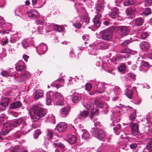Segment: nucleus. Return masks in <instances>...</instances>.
I'll return each instance as SVG.
<instances>
[{
	"label": "nucleus",
	"instance_id": "obj_45",
	"mask_svg": "<svg viewBox=\"0 0 152 152\" xmlns=\"http://www.w3.org/2000/svg\"><path fill=\"white\" fill-rule=\"evenodd\" d=\"M73 25L74 26L77 28H80L81 26V24L78 22H76L74 23Z\"/></svg>",
	"mask_w": 152,
	"mask_h": 152
},
{
	"label": "nucleus",
	"instance_id": "obj_12",
	"mask_svg": "<svg viewBox=\"0 0 152 152\" xmlns=\"http://www.w3.org/2000/svg\"><path fill=\"white\" fill-rule=\"evenodd\" d=\"M46 132L47 134L45 137V139L49 141H50L53 138L54 132L53 131L50 129H47Z\"/></svg>",
	"mask_w": 152,
	"mask_h": 152
},
{
	"label": "nucleus",
	"instance_id": "obj_51",
	"mask_svg": "<svg viewBox=\"0 0 152 152\" xmlns=\"http://www.w3.org/2000/svg\"><path fill=\"white\" fill-rule=\"evenodd\" d=\"M111 12L114 13L115 14L118 15V14L119 13V10L117 8L115 7L113 8V11Z\"/></svg>",
	"mask_w": 152,
	"mask_h": 152
},
{
	"label": "nucleus",
	"instance_id": "obj_48",
	"mask_svg": "<svg viewBox=\"0 0 152 152\" xmlns=\"http://www.w3.org/2000/svg\"><path fill=\"white\" fill-rule=\"evenodd\" d=\"M5 24V20L3 18L0 16V25L2 26Z\"/></svg>",
	"mask_w": 152,
	"mask_h": 152
},
{
	"label": "nucleus",
	"instance_id": "obj_5",
	"mask_svg": "<svg viewBox=\"0 0 152 152\" xmlns=\"http://www.w3.org/2000/svg\"><path fill=\"white\" fill-rule=\"evenodd\" d=\"M113 32L110 28H108L102 31V37L103 39L105 40L109 41L113 37Z\"/></svg>",
	"mask_w": 152,
	"mask_h": 152
},
{
	"label": "nucleus",
	"instance_id": "obj_16",
	"mask_svg": "<svg viewBox=\"0 0 152 152\" xmlns=\"http://www.w3.org/2000/svg\"><path fill=\"white\" fill-rule=\"evenodd\" d=\"M31 76V74L28 72H26L21 75L20 77L22 79V80L20 81V82H23L27 78Z\"/></svg>",
	"mask_w": 152,
	"mask_h": 152
},
{
	"label": "nucleus",
	"instance_id": "obj_43",
	"mask_svg": "<svg viewBox=\"0 0 152 152\" xmlns=\"http://www.w3.org/2000/svg\"><path fill=\"white\" fill-rule=\"evenodd\" d=\"M92 85L90 83H87L85 86V88L86 90L90 91L92 89Z\"/></svg>",
	"mask_w": 152,
	"mask_h": 152
},
{
	"label": "nucleus",
	"instance_id": "obj_19",
	"mask_svg": "<svg viewBox=\"0 0 152 152\" xmlns=\"http://www.w3.org/2000/svg\"><path fill=\"white\" fill-rule=\"evenodd\" d=\"M140 47L141 48L145 50L147 49L150 47V45L148 42H142L140 44Z\"/></svg>",
	"mask_w": 152,
	"mask_h": 152
},
{
	"label": "nucleus",
	"instance_id": "obj_64",
	"mask_svg": "<svg viewBox=\"0 0 152 152\" xmlns=\"http://www.w3.org/2000/svg\"><path fill=\"white\" fill-rule=\"evenodd\" d=\"M8 42V40L7 38L5 39V40L3 41V43H4V45H5L7 44Z\"/></svg>",
	"mask_w": 152,
	"mask_h": 152
},
{
	"label": "nucleus",
	"instance_id": "obj_27",
	"mask_svg": "<svg viewBox=\"0 0 152 152\" xmlns=\"http://www.w3.org/2000/svg\"><path fill=\"white\" fill-rule=\"evenodd\" d=\"M151 13V9L149 8H146L143 12V14L145 16H147Z\"/></svg>",
	"mask_w": 152,
	"mask_h": 152
},
{
	"label": "nucleus",
	"instance_id": "obj_63",
	"mask_svg": "<svg viewBox=\"0 0 152 152\" xmlns=\"http://www.w3.org/2000/svg\"><path fill=\"white\" fill-rule=\"evenodd\" d=\"M148 56L149 58L152 59V53H148Z\"/></svg>",
	"mask_w": 152,
	"mask_h": 152
},
{
	"label": "nucleus",
	"instance_id": "obj_14",
	"mask_svg": "<svg viewBox=\"0 0 152 152\" xmlns=\"http://www.w3.org/2000/svg\"><path fill=\"white\" fill-rule=\"evenodd\" d=\"M133 22H134L135 26H140L143 24L144 20L141 18H138L134 20Z\"/></svg>",
	"mask_w": 152,
	"mask_h": 152
},
{
	"label": "nucleus",
	"instance_id": "obj_24",
	"mask_svg": "<svg viewBox=\"0 0 152 152\" xmlns=\"http://www.w3.org/2000/svg\"><path fill=\"white\" fill-rule=\"evenodd\" d=\"M89 18L88 17L87 15L83 16L82 18L83 24L86 25L89 22Z\"/></svg>",
	"mask_w": 152,
	"mask_h": 152
},
{
	"label": "nucleus",
	"instance_id": "obj_21",
	"mask_svg": "<svg viewBox=\"0 0 152 152\" xmlns=\"http://www.w3.org/2000/svg\"><path fill=\"white\" fill-rule=\"evenodd\" d=\"M126 66L124 63L120 64L118 67V70L119 72L123 73H124Z\"/></svg>",
	"mask_w": 152,
	"mask_h": 152
},
{
	"label": "nucleus",
	"instance_id": "obj_58",
	"mask_svg": "<svg viewBox=\"0 0 152 152\" xmlns=\"http://www.w3.org/2000/svg\"><path fill=\"white\" fill-rule=\"evenodd\" d=\"M23 58L26 62H27L28 59L29 58V56L26 55H24L23 56Z\"/></svg>",
	"mask_w": 152,
	"mask_h": 152
},
{
	"label": "nucleus",
	"instance_id": "obj_1",
	"mask_svg": "<svg viewBox=\"0 0 152 152\" xmlns=\"http://www.w3.org/2000/svg\"><path fill=\"white\" fill-rule=\"evenodd\" d=\"M41 107L40 104H37L32 106L31 109L30 117L32 119L36 122L47 115V112L43 108H41Z\"/></svg>",
	"mask_w": 152,
	"mask_h": 152
},
{
	"label": "nucleus",
	"instance_id": "obj_26",
	"mask_svg": "<svg viewBox=\"0 0 152 152\" xmlns=\"http://www.w3.org/2000/svg\"><path fill=\"white\" fill-rule=\"evenodd\" d=\"M94 103L96 105L100 108H102L103 106L102 103L99 101L97 99H95L94 100Z\"/></svg>",
	"mask_w": 152,
	"mask_h": 152
},
{
	"label": "nucleus",
	"instance_id": "obj_7",
	"mask_svg": "<svg viewBox=\"0 0 152 152\" xmlns=\"http://www.w3.org/2000/svg\"><path fill=\"white\" fill-rule=\"evenodd\" d=\"M10 99L9 97L4 98L0 103V109L4 110L7 107L9 103Z\"/></svg>",
	"mask_w": 152,
	"mask_h": 152
},
{
	"label": "nucleus",
	"instance_id": "obj_56",
	"mask_svg": "<svg viewBox=\"0 0 152 152\" xmlns=\"http://www.w3.org/2000/svg\"><path fill=\"white\" fill-rule=\"evenodd\" d=\"M120 128V125L119 124H118L116 126L113 128L114 132H116L117 131L119 130Z\"/></svg>",
	"mask_w": 152,
	"mask_h": 152
},
{
	"label": "nucleus",
	"instance_id": "obj_44",
	"mask_svg": "<svg viewBox=\"0 0 152 152\" xmlns=\"http://www.w3.org/2000/svg\"><path fill=\"white\" fill-rule=\"evenodd\" d=\"M129 49L125 48L123 49H121L120 50L119 52L122 53H129Z\"/></svg>",
	"mask_w": 152,
	"mask_h": 152
},
{
	"label": "nucleus",
	"instance_id": "obj_31",
	"mask_svg": "<svg viewBox=\"0 0 152 152\" xmlns=\"http://www.w3.org/2000/svg\"><path fill=\"white\" fill-rule=\"evenodd\" d=\"M42 133V132L40 129H37L35 131L34 135V138H37L38 137L39 135Z\"/></svg>",
	"mask_w": 152,
	"mask_h": 152
},
{
	"label": "nucleus",
	"instance_id": "obj_28",
	"mask_svg": "<svg viewBox=\"0 0 152 152\" xmlns=\"http://www.w3.org/2000/svg\"><path fill=\"white\" fill-rule=\"evenodd\" d=\"M88 111L87 110H85L81 111L80 113V115L84 118L87 117L88 116Z\"/></svg>",
	"mask_w": 152,
	"mask_h": 152
},
{
	"label": "nucleus",
	"instance_id": "obj_17",
	"mask_svg": "<svg viewBox=\"0 0 152 152\" xmlns=\"http://www.w3.org/2000/svg\"><path fill=\"white\" fill-rule=\"evenodd\" d=\"M43 95V93L40 90L37 91L35 93V96H34V99L35 100L41 98Z\"/></svg>",
	"mask_w": 152,
	"mask_h": 152
},
{
	"label": "nucleus",
	"instance_id": "obj_52",
	"mask_svg": "<svg viewBox=\"0 0 152 152\" xmlns=\"http://www.w3.org/2000/svg\"><path fill=\"white\" fill-rule=\"evenodd\" d=\"M53 87H55L57 88H58L60 87H63V86L61 83L58 84H54L53 85Z\"/></svg>",
	"mask_w": 152,
	"mask_h": 152
},
{
	"label": "nucleus",
	"instance_id": "obj_11",
	"mask_svg": "<svg viewBox=\"0 0 152 152\" xmlns=\"http://www.w3.org/2000/svg\"><path fill=\"white\" fill-rule=\"evenodd\" d=\"M118 29L120 31L121 34L123 36L127 35L129 32V29L126 26H120L118 27Z\"/></svg>",
	"mask_w": 152,
	"mask_h": 152
},
{
	"label": "nucleus",
	"instance_id": "obj_62",
	"mask_svg": "<svg viewBox=\"0 0 152 152\" xmlns=\"http://www.w3.org/2000/svg\"><path fill=\"white\" fill-rule=\"evenodd\" d=\"M145 2L148 4H152V0H144Z\"/></svg>",
	"mask_w": 152,
	"mask_h": 152
},
{
	"label": "nucleus",
	"instance_id": "obj_8",
	"mask_svg": "<svg viewBox=\"0 0 152 152\" xmlns=\"http://www.w3.org/2000/svg\"><path fill=\"white\" fill-rule=\"evenodd\" d=\"M71 110V108L69 106H66L62 108L60 110L61 115L63 117H66L68 115Z\"/></svg>",
	"mask_w": 152,
	"mask_h": 152
},
{
	"label": "nucleus",
	"instance_id": "obj_59",
	"mask_svg": "<svg viewBox=\"0 0 152 152\" xmlns=\"http://www.w3.org/2000/svg\"><path fill=\"white\" fill-rule=\"evenodd\" d=\"M10 130V129L9 130H8V132H4L2 131V132H0V134L1 135H4V136L6 135L8 133V132Z\"/></svg>",
	"mask_w": 152,
	"mask_h": 152
},
{
	"label": "nucleus",
	"instance_id": "obj_15",
	"mask_svg": "<svg viewBox=\"0 0 152 152\" xmlns=\"http://www.w3.org/2000/svg\"><path fill=\"white\" fill-rule=\"evenodd\" d=\"M68 138L69 142L72 144H74L77 142V137L75 135H70L69 136Z\"/></svg>",
	"mask_w": 152,
	"mask_h": 152
},
{
	"label": "nucleus",
	"instance_id": "obj_47",
	"mask_svg": "<svg viewBox=\"0 0 152 152\" xmlns=\"http://www.w3.org/2000/svg\"><path fill=\"white\" fill-rule=\"evenodd\" d=\"M142 65L146 67H150V65L149 63L146 61H142Z\"/></svg>",
	"mask_w": 152,
	"mask_h": 152
},
{
	"label": "nucleus",
	"instance_id": "obj_32",
	"mask_svg": "<svg viewBox=\"0 0 152 152\" xmlns=\"http://www.w3.org/2000/svg\"><path fill=\"white\" fill-rule=\"evenodd\" d=\"M15 68L16 70L20 71L26 69V66L23 65H18Z\"/></svg>",
	"mask_w": 152,
	"mask_h": 152
},
{
	"label": "nucleus",
	"instance_id": "obj_38",
	"mask_svg": "<svg viewBox=\"0 0 152 152\" xmlns=\"http://www.w3.org/2000/svg\"><path fill=\"white\" fill-rule=\"evenodd\" d=\"M53 145L57 147H60L62 148H64L65 147V146L61 143H53Z\"/></svg>",
	"mask_w": 152,
	"mask_h": 152
},
{
	"label": "nucleus",
	"instance_id": "obj_30",
	"mask_svg": "<svg viewBox=\"0 0 152 152\" xmlns=\"http://www.w3.org/2000/svg\"><path fill=\"white\" fill-rule=\"evenodd\" d=\"M53 28L54 29L59 32L63 30V28L62 26H59L56 25H54Z\"/></svg>",
	"mask_w": 152,
	"mask_h": 152
},
{
	"label": "nucleus",
	"instance_id": "obj_35",
	"mask_svg": "<svg viewBox=\"0 0 152 152\" xmlns=\"http://www.w3.org/2000/svg\"><path fill=\"white\" fill-rule=\"evenodd\" d=\"M131 42L129 40H124L122 43L121 44V46L126 47L128 45H129Z\"/></svg>",
	"mask_w": 152,
	"mask_h": 152
},
{
	"label": "nucleus",
	"instance_id": "obj_18",
	"mask_svg": "<svg viewBox=\"0 0 152 152\" xmlns=\"http://www.w3.org/2000/svg\"><path fill=\"white\" fill-rule=\"evenodd\" d=\"M82 131L83 132L82 136V138L85 140L89 139L90 135L89 132L86 129H83Z\"/></svg>",
	"mask_w": 152,
	"mask_h": 152
},
{
	"label": "nucleus",
	"instance_id": "obj_39",
	"mask_svg": "<svg viewBox=\"0 0 152 152\" xmlns=\"http://www.w3.org/2000/svg\"><path fill=\"white\" fill-rule=\"evenodd\" d=\"M72 101L74 103H77L79 101V97L77 96H74L72 99Z\"/></svg>",
	"mask_w": 152,
	"mask_h": 152
},
{
	"label": "nucleus",
	"instance_id": "obj_29",
	"mask_svg": "<svg viewBox=\"0 0 152 152\" xmlns=\"http://www.w3.org/2000/svg\"><path fill=\"white\" fill-rule=\"evenodd\" d=\"M152 148V138L149 139L146 146L147 150H150Z\"/></svg>",
	"mask_w": 152,
	"mask_h": 152
},
{
	"label": "nucleus",
	"instance_id": "obj_22",
	"mask_svg": "<svg viewBox=\"0 0 152 152\" xmlns=\"http://www.w3.org/2000/svg\"><path fill=\"white\" fill-rule=\"evenodd\" d=\"M136 110H134L131 113V115L129 116V120L132 121H133L136 118Z\"/></svg>",
	"mask_w": 152,
	"mask_h": 152
},
{
	"label": "nucleus",
	"instance_id": "obj_41",
	"mask_svg": "<svg viewBox=\"0 0 152 152\" xmlns=\"http://www.w3.org/2000/svg\"><path fill=\"white\" fill-rule=\"evenodd\" d=\"M52 101V99L51 97L50 96H47L46 99L47 104L48 105H50V104Z\"/></svg>",
	"mask_w": 152,
	"mask_h": 152
},
{
	"label": "nucleus",
	"instance_id": "obj_42",
	"mask_svg": "<svg viewBox=\"0 0 152 152\" xmlns=\"http://www.w3.org/2000/svg\"><path fill=\"white\" fill-rule=\"evenodd\" d=\"M149 35L147 33L144 32L141 34L140 37L141 39H145Z\"/></svg>",
	"mask_w": 152,
	"mask_h": 152
},
{
	"label": "nucleus",
	"instance_id": "obj_3",
	"mask_svg": "<svg viewBox=\"0 0 152 152\" xmlns=\"http://www.w3.org/2000/svg\"><path fill=\"white\" fill-rule=\"evenodd\" d=\"M22 122L23 123V124H24V125H26V123L25 121H23V118H20L13 120L10 123H4V127H6L8 129L9 127L15 128L18 126Z\"/></svg>",
	"mask_w": 152,
	"mask_h": 152
},
{
	"label": "nucleus",
	"instance_id": "obj_57",
	"mask_svg": "<svg viewBox=\"0 0 152 152\" xmlns=\"http://www.w3.org/2000/svg\"><path fill=\"white\" fill-rule=\"evenodd\" d=\"M21 134L19 132H17L15 134V136L16 138H19L21 135Z\"/></svg>",
	"mask_w": 152,
	"mask_h": 152
},
{
	"label": "nucleus",
	"instance_id": "obj_37",
	"mask_svg": "<svg viewBox=\"0 0 152 152\" xmlns=\"http://www.w3.org/2000/svg\"><path fill=\"white\" fill-rule=\"evenodd\" d=\"M54 96L56 99H60L63 98L62 95L60 93L56 92L53 94Z\"/></svg>",
	"mask_w": 152,
	"mask_h": 152
},
{
	"label": "nucleus",
	"instance_id": "obj_9",
	"mask_svg": "<svg viewBox=\"0 0 152 152\" xmlns=\"http://www.w3.org/2000/svg\"><path fill=\"white\" fill-rule=\"evenodd\" d=\"M22 104L19 101L13 102L10 104L9 109H16L21 107Z\"/></svg>",
	"mask_w": 152,
	"mask_h": 152
},
{
	"label": "nucleus",
	"instance_id": "obj_2",
	"mask_svg": "<svg viewBox=\"0 0 152 152\" xmlns=\"http://www.w3.org/2000/svg\"><path fill=\"white\" fill-rule=\"evenodd\" d=\"M104 6L103 3H101L97 6L95 7L96 12L97 14L95 16L93 19L94 26L96 28H98L101 24V18L102 14L103 13L104 10Z\"/></svg>",
	"mask_w": 152,
	"mask_h": 152
},
{
	"label": "nucleus",
	"instance_id": "obj_40",
	"mask_svg": "<svg viewBox=\"0 0 152 152\" xmlns=\"http://www.w3.org/2000/svg\"><path fill=\"white\" fill-rule=\"evenodd\" d=\"M128 77H131L134 81L136 79V75L133 73H129L127 74Z\"/></svg>",
	"mask_w": 152,
	"mask_h": 152
},
{
	"label": "nucleus",
	"instance_id": "obj_23",
	"mask_svg": "<svg viewBox=\"0 0 152 152\" xmlns=\"http://www.w3.org/2000/svg\"><path fill=\"white\" fill-rule=\"evenodd\" d=\"M94 105L92 103L88 102L84 105V107L86 109L88 110H92L94 109Z\"/></svg>",
	"mask_w": 152,
	"mask_h": 152
},
{
	"label": "nucleus",
	"instance_id": "obj_46",
	"mask_svg": "<svg viewBox=\"0 0 152 152\" xmlns=\"http://www.w3.org/2000/svg\"><path fill=\"white\" fill-rule=\"evenodd\" d=\"M28 15L29 17L32 18L33 19H35L37 18L38 15L35 14L34 13L31 12L28 13Z\"/></svg>",
	"mask_w": 152,
	"mask_h": 152
},
{
	"label": "nucleus",
	"instance_id": "obj_49",
	"mask_svg": "<svg viewBox=\"0 0 152 152\" xmlns=\"http://www.w3.org/2000/svg\"><path fill=\"white\" fill-rule=\"evenodd\" d=\"M22 45L23 47L25 49L28 46L27 42L25 41L22 42Z\"/></svg>",
	"mask_w": 152,
	"mask_h": 152
},
{
	"label": "nucleus",
	"instance_id": "obj_4",
	"mask_svg": "<svg viewBox=\"0 0 152 152\" xmlns=\"http://www.w3.org/2000/svg\"><path fill=\"white\" fill-rule=\"evenodd\" d=\"M92 129V134L97 136L99 139H103L105 137L106 132L103 130L98 128H94Z\"/></svg>",
	"mask_w": 152,
	"mask_h": 152
},
{
	"label": "nucleus",
	"instance_id": "obj_33",
	"mask_svg": "<svg viewBox=\"0 0 152 152\" xmlns=\"http://www.w3.org/2000/svg\"><path fill=\"white\" fill-rule=\"evenodd\" d=\"M126 95L129 98L132 99L133 96V92L130 90H128L126 91Z\"/></svg>",
	"mask_w": 152,
	"mask_h": 152
},
{
	"label": "nucleus",
	"instance_id": "obj_20",
	"mask_svg": "<svg viewBox=\"0 0 152 152\" xmlns=\"http://www.w3.org/2000/svg\"><path fill=\"white\" fill-rule=\"evenodd\" d=\"M136 3V1L135 0H125L124 2V5L126 6L134 4Z\"/></svg>",
	"mask_w": 152,
	"mask_h": 152
},
{
	"label": "nucleus",
	"instance_id": "obj_50",
	"mask_svg": "<svg viewBox=\"0 0 152 152\" xmlns=\"http://www.w3.org/2000/svg\"><path fill=\"white\" fill-rule=\"evenodd\" d=\"M137 145L136 143H133L130 145L129 147L132 149L136 148L137 147Z\"/></svg>",
	"mask_w": 152,
	"mask_h": 152
},
{
	"label": "nucleus",
	"instance_id": "obj_13",
	"mask_svg": "<svg viewBox=\"0 0 152 152\" xmlns=\"http://www.w3.org/2000/svg\"><path fill=\"white\" fill-rule=\"evenodd\" d=\"M136 12V9L133 6L128 7L125 11L127 15H130Z\"/></svg>",
	"mask_w": 152,
	"mask_h": 152
},
{
	"label": "nucleus",
	"instance_id": "obj_6",
	"mask_svg": "<svg viewBox=\"0 0 152 152\" xmlns=\"http://www.w3.org/2000/svg\"><path fill=\"white\" fill-rule=\"evenodd\" d=\"M129 125L131 128L132 132L133 134L135 135H139L140 134L139 132V126L138 124L134 123H130Z\"/></svg>",
	"mask_w": 152,
	"mask_h": 152
},
{
	"label": "nucleus",
	"instance_id": "obj_60",
	"mask_svg": "<svg viewBox=\"0 0 152 152\" xmlns=\"http://www.w3.org/2000/svg\"><path fill=\"white\" fill-rule=\"evenodd\" d=\"M96 92H97V91H92L89 92V94L91 96H93L95 94Z\"/></svg>",
	"mask_w": 152,
	"mask_h": 152
},
{
	"label": "nucleus",
	"instance_id": "obj_54",
	"mask_svg": "<svg viewBox=\"0 0 152 152\" xmlns=\"http://www.w3.org/2000/svg\"><path fill=\"white\" fill-rule=\"evenodd\" d=\"M91 113L93 115H98L99 114V110L98 109H96L95 111H91Z\"/></svg>",
	"mask_w": 152,
	"mask_h": 152
},
{
	"label": "nucleus",
	"instance_id": "obj_25",
	"mask_svg": "<svg viewBox=\"0 0 152 152\" xmlns=\"http://www.w3.org/2000/svg\"><path fill=\"white\" fill-rule=\"evenodd\" d=\"M0 74L2 76L7 77H12V75L10 74L9 72L7 71L2 70L0 73Z\"/></svg>",
	"mask_w": 152,
	"mask_h": 152
},
{
	"label": "nucleus",
	"instance_id": "obj_34",
	"mask_svg": "<svg viewBox=\"0 0 152 152\" xmlns=\"http://www.w3.org/2000/svg\"><path fill=\"white\" fill-rule=\"evenodd\" d=\"M105 90V88L103 85H101L98 88V89L97 91V92L98 93H103Z\"/></svg>",
	"mask_w": 152,
	"mask_h": 152
},
{
	"label": "nucleus",
	"instance_id": "obj_55",
	"mask_svg": "<svg viewBox=\"0 0 152 152\" xmlns=\"http://www.w3.org/2000/svg\"><path fill=\"white\" fill-rule=\"evenodd\" d=\"M110 16L113 19H115L118 16V15L116 14H115L114 13L112 12H111L110 14Z\"/></svg>",
	"mask_w": 152,
	"mask_h": 152
},
{
	"label": "nucleus",
	"instance_id": "obj_36",
	"mask_svg": "<svg viewBox=\"0 0 152 152\" xmlns=\"http://www.w3.org/2000/svg\"><path fill=\"white\" fill-rule=\"evenodd\" d=\"M62 99H58L56 102V104L58 105L62 106L64 105V102Z\"/></svg>",
	"mask_w": 152,
	"mask_h": 152
},
{
	"label": "nucleus",
	"instance_id": "obj_61",
	"mask_svg": "<svg viewBox=\"0 0 152 152\" xmlns=\"http://www.w3.org/2000/svg\"><path fill=\"white\" fill-rule=\"evenodd\" d=\"M5 119V118L3 116H2L0 117V122H3Z\"/></svg>",
	"mask_w": 152,
	"mask_h": 152
},
{
	"label": "nucleus",
	"instance_id": "obj_10",
	"mask_svg": "<svg viewBox=\"0 0 152 152\" xmlns=\"http://www.w3.org/2000/svg\"><path fill=\"white\" fill-rule=\"evenodd\" d=\"M67 127V125L66 123H60L57 125L55 129H56L59 132H61L64 131Z\"/></svg>",
	"mask_w": 152,
	"mask_h": 152
},
{
	"label": "nucleus",
	"instance_id": "obj_53",
	"mask_svg": "<svg viewBox=\"0 0 152 152\" xmlns=\"http://www.w3.org/2000/svg\"><path fill=\"white\" fill-rule=\"evenodd\" d=\"M91 113L93 115H98L99 114V110L98 109H96L95 111H91Z\"/></svg>",
	"mask_w": 152,
	"mask_h": 152
}]
</instances>
